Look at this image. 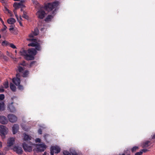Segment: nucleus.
I'll list each match as a JSON object with an SVG mask.
<instances>
[{"label": "nucleus", "mask_w": 155, "mask_h": 155, "mask_svg": "<svg viewBox=\"0 0 155 155\" xmlns=\"http://www.w3.org/2000/svg\"><path fill=\"white\" fill-rule=\"evenodd\" d=\"M34 34L33 32L29 35V38H27V40L28 41H31V43L29 44L28 46L31 47H35L36 49L38 51H40L41 49L40 46L41 42L38 39L34 38Z\"/></svg>", "instance_id": "obj_1"}, {"label": "nucleus", "mask_w": 155, "mask_h": 155, "mask_svg": "<svg viewBox=\"0 0 155 155\" xmlns=\"http://www.w3.org/2000/svg\"><path fill=\"white\" fill-rule=\"evenodd\" d=\"M36 51L34 48L29 49L28 51L21 49L20 51L21 55L24 56L25 58L27 60H32L34 59V56L36 54Z\"/></svg>", "instance_id": "obj_2"}, {"label": "nucleus", "mask_w": 155, "mask_h": 155, "mask_svg": "<svg viewBox=\"0 0 155 155\" xmlns=\"http://www.w3.org/2000/svg\"><path fill=\"white\" fill-rule=\"evenodd\" d=\"M58 5V2H54L53 3H48L45 5V7L47 11L49 12L52 11Z\"/></svg>", "instance_id": "obj_3"}, {"label": "nucleus", "mask_w": 155, "mask_h": 155, "mask_svg": "<svg viewBox=\"0 0 155 155\" xmlns=\"http://www.w3.org/2000/svg\"><path fill=\"white\" fill-rule=\"evenodd\" d=\"M8 131V129L5 126L0 125V134L3 138H5V136L7 134Z\"/></svg>", "instance_id": "obj_4"}, {"label": "nucleus", "mask_w": 155, "mask_h": 155, "mask_svg": "<svg viewBox=\"0 0 155 155\" xmlns=\"http://www.w3.org/2000/svg\"><path fill=\"white\" fill-rule=\"evenodd\" d=\"M46 13L43 8H41L36 13L38 18L43 19L46 15Z\"/></svg>", "instance_id": "obj_5"}, {"label": "nucleus", "mask_w": 155, "mask_h": 155, "mask_svg": "<svg viewBox=\"0 0 155 155\" xmlns=\"http://www.w3.org/2000/svg\"><path fill=\"white\" fill-rule=\"evenodd\" d=\"M33 145L31 142H29L28 144L24 143L22 147L25 151L30 152L32 151Z\"/></svg>", "instance_id": "obj_6"}, {"label": "nucleus", "mask_w": 155, "mask_h": 155, "mask_svg": "<svg viewBox=\"0 0 155 155\" xmlns=\"http://www.w3.org/2000/svg\"><path fill=\"white\" fill-rule=\"evenodd\" d=\"M15 139L13 137H10L8 139L7 141V146L5 148L6 150H8L9 147L12 146L15 143Z\"/></svg>", "instance_id": "obj_7"}, {"label": "nucleus", "mask_w": 155, "mask_h": 155, "mask_svg": "<svg viewBox=\"0 0 155 155\" xmlns=\"http://www.w3.org/2000/svg\"><path fill=\"white\" fill-rule=\"evenodd\" d=\"M46 148V145L44 143L36 145V151L38 152L44 151Z\"/></svg>", "instance_id": "obj_8"}, {"label": "nucleus", "mask_w": 155, "mask_h": 155, "mask_svg": "<svg viewBox=\"0 0 155 155\" xmlns=\"http://www.w3.org/2000/svg\"><path fill=\"white\" fill-rule=\"evenodd\" d=\"M7 117L9 121L12 123H14L17 121V117L13 114H9Z\"/></svg>", "instance_id": "obj_9"}, {"label": "nucleus", "mask_w": 155, "mask_h": 155, "mask_svg": "<svg viewBox=\"0 0 155 155\" xmlns=\"http://www.w3.org/2000/svg\"><path fill=\"white\" fill-rule=\"evenodd\" d=\"M13 150L18 154H22L23 150L22 148L18 146H15L13 148Z\"/></svg>", "instance_id": "obj_10"}, {"label": "nucleus", "mask_w": 155, "mask_h": 155, "mask_svg": "<svg viewBox=\"0 0 155 155\" xmlns=\"http://www.w3.org/2000/svg\"><path fill=\"white\" fill-rule=\"evenodd\" d=\"M12 132L13 134H15L18 131L19 127V126L18 124H15L12 127Z\"/></svg>", "instance_id": "obj_11"}, {"label": "nucleus", "mask_w": 155, "mask_h": 155, "mask_svg": "<svg viewBox=\"0 0 155 155\" xmlns=\"http://www.w3.org/2000/svg\"><path fill=\"white\" fill-rule=\"evenodd\" d=\"M8 122V120L6 118L5 116L0 117V123L3 124H7Z\"/></svg>", "instance_id": "obj_12"}, {"label": "nucleus", "mask_w": 155, "mask_h": 155, "mask_svg": "<svg viewBox=\"0 0 155 155\" xmlns=\"http://www.w3.org/2000/svg\"><path fill=\"white\" fill-rule=\"evenodd\" d=\"M51 149L55 153H58L60 151V148L58 146H53L51 147Z\"/></svg>", "instance_id": "obj_13"}, {"label": "nucleus", "mask_w": 155, "mask_h": 155, "mask_svg": "<svg viewBox=\"0 0 155 155\" xmlns=\"http://www.w3.org/2000/svg\"><path fill=\"white\" fill-rule=\"evenodd\" d=\"M12 81L16 86L19 85L20 83V79L17 77L13 78Z\"/></svg>", "instance_id": "obj_14"}, {"label": "nucleus", "mask_w": 155, "mask_h": 155, "mask_svg": "<svg viewBox=\"0 0 155 155\" xmlns=\"http://www.w3.org/2000/svg\"><path fill=\"white\" fill-rule=\"evenodd\" d=\"M23 135L24 137L23 139L24 140L28 141L31 139V137L28 135H27L25 133H24Z\"/></svg>", "instance_id": "obj_15"}, {"label": "nucleus", "mask_w": 155, "mask_h": 155, "mask_svg": "<svg viewBox=\"0 0 155 155\" xmlns=\"http://www.w3.org/2000/svg\"><path fill=\"white\" fill-rule=\"evenodd\" d=\"M14 14H15V15L18 21L19 22L20 25L21 26H22V23L21 22V21L22 20V19L21 16H20L19 18H18V17L17 15V12H15L14 11Z\"/></svg>", "instance_id": "obj_16"}, {"label": "nucleus", "mask_w": 155, "mask_h": 155, "mask_svg": "<svg viewBox=\"0 0 155 155\" xmlns=\"http://www.w3.org/2000/svg\"><path fill=\"white\" fill-rule=\"evenodd\" d=\"M150 145L149 141H147L143 143L142 145V147L143 148H147L150 146Z\"/></svg>", "instance_id": "obj_17"}, {"label": "nucleus", "mask_w": 155, "mask_h": 155, "mask_svg": "<svg viewBox=\"0 0 155 155\" xmlns=\"http://www.w3.org/2000/svg\"><path fill=\"white\" fill-rule=\"evenodd\" d=\"M10 111L11 112H14L15 111L14 107L13 106L12 104H10L8 106Z\"/></svg>", "instance_id": "obj_18"}, {"label": "nucleus", "mask_w": 155, "mask_h": 155, "mask_svg": "<svg viewBox=\"0 0 155 155\" xmlns=\"http://www.w3.org/2000/svg\"><path fill=\"white\" fill-rule=\"evenodd\" d=\"M5 108L4 103L2 102H0V110H4Z\"/></svg>", "instance_id": "obj_19"}, {"label": "nucleus", "mask_w": 155, "mask_h": 155, "mask_svg": "<svg viewBox=\"0 0 155 155\" xmlns=\"http://www.w3.org/2000/svg\"><path fill=\"white\" fill-rule=\"evenodd\" d=\"M15 22V19L13 18H10L7 20V22L8 24H12Z\"/></svg>", "instance_id": "obj_20"}, {"label": "nucleus", "mask_w": 155, "mask_h": 155, "mask_svg": "<svg viewBox=\"0 0 155 155\" xmlns=\"http://www.w3.org/2000/svg\"><path fill=\"white\" fill-rule=\"evenodd\" d=\"M13 6L15 8V9L14 10V12L15 11V12H16V10L20 8L19 4H18V3H14L13 5Z\"/></svg>", "instance_id": "obj_21"}, {"label": "nucleus", "mask_w": 155, "mask_h": 155, "mask_svg": "<svg viewBox=\"0 0 155 155\" xmlns=\"http://www.w3.org/2000/svg\"><path fill=\"white\" fill-rule=\"evenodd\" d=\"M53 18V16L49 15L45 19V21H49L51 20V19Z\"/></svg>", "instance_id": "obj_22"}, {"label": "nucleus", "mask_w": 155, "mask_h": 155, "mask_svg": "<svg viewBox=\"0 0 155 155\" xmlns=\"http://www.w3.org/2000/svg\"><path fill=\"white\" fill-rule=\"evenodd\" d=\"M10 86L11 89L13 91H16V88L14 84H13L12 83H11L10 84Z\"/></svg>", "instance_id": "obj_23"}, {"label": "nucleus", "mask_w": 155, "mask_h": 155, "mask_svg": "<svg viewBox=\"0 0 155 155\" xmlns=\"http://www.w3.org/2000/svg\"><path fill=\"white\" fill-rule=\"evenodd\" d=\"M24 2V1L21 0L19 3H18L20 8H23L25 7V5L23 4Z\"/></svg>", "instance_id": "obj_24"}, {"label": "nucleus", "mask_w": 155, "mask_h": 155, "mask_svg": "<svg viewBox=\"0 0 155 155\" xmlns=\"http://www.w3.org/2000/svg\"><path fill=\"white\" fill-rule=\"evenodd\" d=\"M22 17L28 20V16L27 15V13L24 11H23Z\"/></svg>", "instance_id": "obj_25"}, {"label": "nucleus", "mask_w": 155, "mask_h": 155, "mask_svg": "<svg viewBox=\"0 0 155 155\" xmlns=\"http://www.w3.org/2000/svg\"><path fill=\"white\" fill-rule=\"evenodd\" d=\"M29 74V71L27 70H26L24 72L23 74V77H25L27 76Z\"/></svg>", "instance_id": "obj_26"}, {"label": "nucleus", "mask_w": 155, "mask_h": 155, "mask_svg": "<svg viewBox=\"0 0 155 155\" xmlns=\"http://www.w3.org/2000/svg\"><path fill=\"white\" fill-rule=\"evenodd\" d=\"M139 149V147H138L135 146L133 147L131 149V151L133 152H135L137 150Z\"/></svg>", "instance_id": "obj_27"}, {"label": "nucleus", "mask_w": 155, "mask_h": 155, "mask_svg": "<svg viewBox=\"0 0 155 155\" xmlns=\"http://www.w3.org/2000/svg\"><path fill=\"white\" fill-rule=\"evenodd\" d=\"M3 86L4 87L6 88H8V82L7 81H5L3 83Z\"/></svg>", "instance_id": "obj_28"}, {"label": "nucleus", "mask_w": 155, "mask_h": 155, "mask_svg": "<svg viewBox=\"0 0 155 155\" xmlns=\"http://www.w3.org/2000/svg\"><path fill=\"white\" fill-rule=\"evenodd\" d=\"M9 43L8 42V41H3L2 42V45H3V46H4V45H9Z\"/></svg>", "instance_id": "obj_29"}, {"label": "nucleus", "mask_w": 155, "mask_h": 155, "mask_svg": "<svg viewBox=\"0 0 155 155\" xmlns=\"http://www.w3.org/2000/svg\"><path fill=\"white\" fill-rule=\"evenodd\" d=\"M33 33L34 34V35L36 36L38 34V29L37 28L35 29Z\"/></svg>", "instance_id": "obj_30"}, {"label": "nucleus", "mask_w": 155, "mask_h": 155, "mask_svg": "<svg viewBox=\"0 0 155 155\" xmlns=\"http://www.w3.org/2000/svg\"><path fill=\"white\" fill-rule=\"evenodd\" d=\"M5 12L6 13H8L10 14H11V11H9L8 9L7 8H5Z\"/></svg>", "instance_id": "obj_31"}, {"label": "nucleus", "mask_w": 155, "mask_h": 155, "mask_svg": "<svg viewBox=\"0 0 155 155\" xmlns=\"http://www.w3.org/2000/svg\"><path fill=\"white\" fill-rule=\"evenodd\" d=\"M36 65V62L35 61H32L30 64V67H31L32 66Z\"/></svg>", "instance_id": "obj_32"}, {"label": "nucleus", "mask_w": 155, "mask_h": 155, "mask_svg": "<svg viewBox=\"0 0 155 155\" xmlns=\"http://www.w3.org/2000/svg\"><path fill=\"white\" fill-rule=\"evenodd\" d=\"M4 27L1 30V31L2 32H5L6 30V28H7V27L5 25H4Z\"/></svg>", "instance_id": "obj_33"}, {"label": "nucleus", "mask_w": 155, "mask_h": 155, "mask_svg": "<svg viewBox=\"0 0 155 155\" xmlns=\"http://www.w3.org/2000/svg\"><path fill=\"white\" fill-rule=\"evenodd\" d=\"M18 71L19 72H21L24 70L23 68L21 67L20 66H19L18 67Z\"/></svg>", "instance_id": "obj_34"}, {"label": "nucleus", "mask_w": 155, "mask_h": 155, "mask_svg": "<svg viewBox=\"0 0 155 155\" xmlns=\"http://www.w3.org/2000/svg\"><path fill=\"white\" fill-rule=\"evenodd\" d=\"M9 45L11 48L14 49L16 48V47L15 46V45L13 44H9Z\"/></svg>", "instance_id": "obj_35"}, {"label": "nucleus", "mask_w": 155, "mask_h": 155, "mask_svg": "<svg viewBox=\"0 0 155 155\" xmlns=\"http://www.w3.org/2000/svg\"><path fill=\"white\" fill-rule=\"evenodd\" d=\"M5 98L4 95L3 94H0V100H2Z\"/></svg>", "instance_id": "obj_36"}, {"label": "nucleus", "mask_w": 155, "mask_h": 155, "mask_svg": "<svg viewBox=\"0 0 155 155\" xmlns=\"http://www.w3.org/2000/svg\"><path fill=\"white\" fill-rule=\"evenodd\" d=\"M64 155H71V154L67 151H64L63 153Z\"/></svg>", "instance_id": "obj_37"}, {"label": "nucleus", "mask_w": 155, "mask_h": 155, "mask_svg": "<svg viewBox=\"0 0 155 155\" xmlns=\"http://www.w3.org/2000/svg\"><path fill=\"white\" fill-rule=\"evenodd\" d=\"M41 141V139L39 138H36L35 140V141L36 143H40Z\"/></svg>", "instance_id": "obj_38"}, {"label": "nucleus", "mask_w": 155, "mask_h": 155, "mask_svg": "<svg viewBox=\"0 0 155 155\" xmlns=\"http://www.w3.org/2000/svg\"><path fill=\"white\" fill-rule=\"evenodd\" d=\"M142 152L140 151L139 152H137L135 153V155H142Z\"/></svg>", "instance_id": "obj_39"}, {"label": "nucleus", "mask_w": 155, "mask_h": 155, "mask_svg": "<svg viewBox=\"0 0 155 155\" xmlns=\"http://www.w3.org/2000/svg\"><path fill=\"white\" fill-rule=\"evenodd\" d=\"M18 88L19 90H22L23 89V87L22 86L20 85H18Z\"/></svg>", "instance_id": "obj_40"}, {"label": "nucleus", "mask_w": 155, "mask_h": 155, "mask_svg": "<svg viewBox=\"0 0 155 155\" xmlns=\"http://www.w3.org/2000/svg\"><path fill=\"white\" fill-rule=\"evenodd\" d=\"M3 87L2 86H0V92H2L4 91Z\"/></svg>", "instance_id": "obj_41"}, {"label": "nucleus", "mask_w": 155, "mask_h": 155, "mask_svg": "<svg viewBox=\"0 0 155 155\" xmlns=\"http://www.w3.org/2000/svg\"><path fill=\"white\" fill-rule=\"evenodd\" d=\"M32 2L34 4H35L36 5L38 4V2L36 0H33L32 1Z\"/></svg>", "instance_id": "obj_42"}, {"label": "nucleus", "mask_w": 155, "mask_h": 155, "mask_svg": "<svg viewBox=\"0 0 155 155\" xmlns=\"http://www.w3.org/2000/svg\"><path fill=\"white\" fill-rule=\"evenodd\" d=\"M25 61H23L21 62V63H20V64L21 65H23V66H25Z\"/></svg>", "instance_id": "obj_43"}, {"label": "nucleus", "mask_w": 155, "mask_h": 155, "mask_svg": "<svg viewBox=\"0 0 155 155\" xmlns=\"http://www.w3.org/2000/svg\"><path fill=\"white\" fill-rule=\"evenodd\" d=\"M125 153L126 154V155H130V151L129 150H127L125 152Z\"/></svg>", "instance_id": "obj_44"}, {"label": "nucleus", "mask_w": 155, "mask_h": 155, "mask_svg": "<svg viewBox=\"0 0 155 155\" xmlns=\"http://www.w3.org/2000/svg\"><path fill=\"white\" fill-rule=\"evenodd\" d=\"M148 150L146 149H143L141 150V151L142 152V153L143 152H146L148 151Z\"/></svg>", "instance_id": "obj_45"}, {"label": "nucleus", "mask_w": 155, "mask_h": 155, "mask_svg": "<svg viewBox=\"0 0 155 155\" xmlns=\"http://www.w3.org/2000/svg\"><path fill=\"white\" fill-rule=\"evenodd\" d=\"M10 28H9V30L10 31H11L12 30H13V29H14V27H13V26L12 25H11L10 26Z\"/></svg>", "instance_id": "obj_46"}, {"label": "nucleus", "mask_w": 155, "mask_h": 155, "mask_svg": "<svg viewBox=\"0 0 155 155\" xmlns=\"http://www.w3.org/2000/svg\"><path fill=\"white\" fill-rule=\"evenodd\" d=\"M72 155H78V153L75 152L74 151L72 153Z\"/></svg>", "instance_id": "obj_47"}, {"label": "nucleus", "mask_w": 155, "mask_h": 155, "mask_svg": "<svg viewBox=\"0 0 155 155\" xmlns=\"http://www.w3.org/2000/svg\"><path fill=\"white\" fill-rule=\"evenodd\" d=\"M42 130L41 129H39V130H38V133L39 134H42Z\"/></svg>", "instance_id": "obj_48"}, {"label": "nucleus", "mask_w": 155, "mask_h": 155, "mask_svg": "<svg viewBox=\"0 0 155 155\" xmlns=\"http://www.w3.org/2000/svg\"><path fill=\"white\" fill-rule=\"evenodd\" d=\"M54 151L51 149V155H54Z\"/></svg>", "instance_id": "obj_49"}, {"label": "nucleus", "mask_w": 155, "mask_h": 155, "mask_svg": "<svg viewBox=\"0 0 155 155\" xmlns=\"http://www.w3.org/2000/svg\"><path fill=\"white\" fill-rule=\"evenodd\" d=\"M2 147V143L0 141V147L1 148Z\"/></svg>", "instance_id": "obj_50"}, {"label": "nucleus", "mask_w": 155, "mask_h": 155, "mask_svg": "<svg viewBox=\"0 0 155 155\" xmlns=\"http://www.w3.org/2000/svg\"><path fill=\"white\" fill-rule=\"evenodd\" d=\"M1 2L2 3H4L5 2V0H0Z\"/></svg>", "instance_id": "obj_51"}, {"label": "nucleus", "mask_w": 155, "mask_h": 155, "mask_svg": "<svg viewBox=\"0 0 155 155\" xmlns=\"http://www.w3.org/2000/svg\"><path fill=\"white\" fill-rule=\"evenodd\" d=\"M152 139H155V134L152 136Z\"/></svg>", "instance_id": "obj_52"}, {"label": "nucleus", "mask_w": 155, "mask_h": 155, "mask_svg": "<svg viewBox=\"0 0 155 155\" xmlns=\"http://www.w3.org/2000/svg\"><path fill=\"white\" fill-rule=\"evenodd\" d=\"M2 22V24H3V25H4V22L3 21V20H2V21H1Z\"/></svg>", "instance_id": "obj_53"}, {"label": "nucleus", "mask_w": 155, "mask_h": 155, "mask_svg": "<svg viewBox=\"0 0 155 155\" xmlns=\"http://www.w3.org/2000/svg\"><path fill=\"white\" fill-rule=\"evenodd\" d=\"M47 153L46 152H45L43 155H46Z\"/></svg>", "instance_id": "obj_54"}, {"label": "nucleus", "mask_w": 155, "mask_h": 155, "mask_svg": "<svg viewBox=\"0 0 155 155\" xmlns=\"http://www.w3.org/2000/svg\"><path fill=\"white\" fill-rule=\"evenodd\" d=\"M0 155H5L4 154H2L0 153Z\"/></svg>", "instance_id": "obj_55"}, {"label": "nucleus", "mask_w": 155, "mask_h": 155, "mask_svg": "<svg viewBox=\"0 0 155 155\" xmlns=\"http://www.w3.org/2000/svg\"><path fill=\"white\" fill-rule=\"evenodd\" d=\"M15 52L16 53H17V50H15Z\"/></svg>", "instance_id": "obj_56"}, {"label": "nucleus", "mask_w": 155, "mask_h": 155, "mask_svg": "<svg viewBox=\"0 0 155 155\" xmlns=\"http://www.w3.org/2000/svg\"><path fill=\"white\" fill-rule=\"evenodd\" d=\"M0 20L1 21H2V18H0Z\"/></svg>", "instance_id": "obj_57"}, {"label": "nucleus", "mask_w": 155, "mask_h": 155, "mask_svg": "<svg viewBox=\"0 0 155 155\" xmlns=\"http://www.w3.org/2000/svg\"><path fill=\"white\" fill-rule=\"evenodd\" d=\"M15 1H19L20 0H14Z\"/></svg>", "instance_id": "obj_58"}, {"label": "nucleus", "mask_w": 155, "mask_h": 155, "mask_svg": "<svg viewBox=\"0 0 155 155\" xmlns=\"http://www.w3.org/2000/svg\"><path fill=\"white\" fill-rule=\"evenodd\" d=\"M21 12L23 11V10H22V8H21Z\"/></svg>", "instance_id": "obj_59"}, {"label": "nucleus", "mask_w": 155, "mask_h": 155, "mask_svg": "<svg viewBox=\"0 0 155 155\" xmlns=\"http://www.w3.org/2000/svg\"><path fill=\"white\" fill-rule=\"evenodd\" d=\"M1 35H0V38H1Z\"/></svg>", "instance_id": "obj_60"}, {"label": "nucleus", "mask_w": 155, "mask_h": 155, "mask_svg": "<svg viewBox=\"0 0 155 155\" xmlns=\"http://www.w3.org/2000/svg\"><path fill=\"white\" fill-rule=\"evenodd\" d=\"M25 131H27V130H24Z\"/></svg>", "instance_id": "obj_61"}]
</instances>
